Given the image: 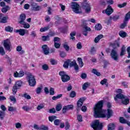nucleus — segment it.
<instances>
[{
    "label": "nucleus",
    "mask_w": 130,
    "mask_h": 130,
    "mask_svg": "<svg viewBox=\"0 0 130 130\" xmlns=\"http://www.w3.org/2000/svg\"><path fill=\"white\" fill-rule=\"evenodd\" d=\"M103 101H100L93 107L94 116L95 118H105L109 119L113 116V111L111 109L103 110Z\"/></svg>",
    "instance_id": "1"
},
{
    "label": "nucleus",
    "mask_w": 130,
    "mask_h": 130,
    "mask_svg": "<svg viewBox=\"0 0 130 130\" xmlns=\"http://www.w3.org/2000/svg\"><path fill=\"white\" fill-rule=\"evenodd\" d=\"M116 45L117 46V47H119V41H115L114 43L112 44L113 49H112L111 51L110 56L112 59H113L115 61H118L119 55L118 53H117V51L115 49Z\"/></svg>",
    "instance_id": "2"
},
{
    "label": "nucleus",
    "mask_w": 130,
    "mask_h": 130,
    "mask_svg": "<svg viewBox=\"0 0 130 130\" xmlns=\"http://www.w3.org/2000/svg\"><path fill=\"white\" fill-rule=\"evenodd\" d=\"M91 127H92L94 130H102V128H103V123H100L99 120H95L92 122Z\"/></svg>",
    "instance_id": "3"
},
{
    "label": "nucleus",
    "mask_w": 130,
    "mask_h": 130,
    "mask_svg": "<svg viewBox=\"0 0 130 130\" xmlns=\"http://www.w3.org/2000/svg\"><path fill=\"white\" fill-rule=\"evenodd\" d=\"M71 8L75 14H82V10L80 9V5L76 2L71 3Z\"/></svg>",
    "instance_id": "4"
},
{
    "label": "nucleus",
    "mask_w": 130,
    "mask_h": 130,
    "mask_svg": "<svg viewBox=\"0 0 130 130\" xmlns=\"http://www.w3.org/2000/svg\"><path fill=\"white\" fill-rule=\"evenodd\" d=\"M27 81L30 87H35L36 85V79H35V76L31 73L27 75Z\"/></svg>",
    "instance_id": "5"
},
{
    "label": "nucleus",
    "mask_w": 130,
    "mask_h": 130,
    "mask_svg": "<svg viewBox=\"0 0 130 130\" xmlns=\"http://www.w3.org/2000/svg\"><path fill=\"white\" fill-rule=\"evenodd\" d=\"M59 76L61 77V80L63 83H67L71 80V77L68 75L64 71H60L59 73Z\"/></svg>",
    "instance_id": "6"
},
{
    "label": "nucleus",
    "mask_w": 130,
    "mask_h": 130,
    "mask_svg": "<svg viewBox=\"0 0 130 130\" xmlns=\"http://www.w3.org/2000/svg\"><path fill=\"white\" fill-rule=\"evenodd\" d=\"M22 85L23 82H22V81L21 80H19L15 83L12 88V92L13 95H16L17 91H18V89L22 87Z\"/></svg>",
    "instance_id": "7"
},
{
    "label": "nucleus",
    "mask_w": 130,
    "mask_h": 130,
    "mask_svg": "<svg viewBox=\"0 0 130 130\" xmlns=\"http://www.w3.org/2000/svg\"><path fill=\"white\" fill-rule=\"evenodd\" d=\"M82 7L85 10L86 14H89L91 12V7L90 5L87 3V0H83V2L82 3Z\"/></svg>",
    "instance_id": "8"
},
{
    "label": "nucleus",
    "mask_w": 130,
    "mask_h": 130,
    "mask_svg": "<svg viewBox=\"0 0 130 130\" xmlns=\"http://www.w3.org/2000/svg\"><path fill=\"white\" fill-rule=\"evenodd\" d=\"M130 19V11H129L125 16L124 19V22L121 24L120 28L121 29H123L126 27V24H127V21Z\"/></svg>",
    "instance_id": "9"
},
{
    "label": "nucleus",
    "mask_w": 130,
    "mask_h": 130,
    "mask_svg": "<svg viewBox=\"0 0 130 130\" xmlns=\"http://www.w3.org/2000/svg\"><path fill=\"white\" fill-rule=\"evenodd\" d=\"M4 48L6 50H8V51H11V46L12 44H11V41L9 39L4 40V43L3 44Z\"/></svg>",
    "instance_id": "10"
},
{
    "label": "nucleus",
    "mask_w": 130,
    "mask_h": 130,
    "mask_svg": "<svg viewBox=\"0 0 130 130\" xmlns=\"http://www.w3.org/2000/svg\"><path fill=\"white\" fill-rule=\"evenodd\" d=\"M86 99H87L86 98V97H83L80 98L77 103V108L76 110H77V111H78V110H80L81 109V108L82 107V106H83V104H84V101H85V100H86Z\"/></svg>",
    "instance_id": "11"
},
{
    "label": "nucleus",
    "mask_w": 130,
    "mask_h": 130,
    "mask_svg": "<svg viewBox=\"0 0 130 130\" xmlns=\"http://www.w3.org/2000/svg\"><path fill=\"white\" fill-rule=\"evenodd\" d=\"M14 32L15 33H19L21 36H24L25 34H28V30L26 29L20 28L19 29H14Z\"/></svg>",
    "instance_id": "12"
},
{
    "label": "nucleus",
    "mask_w": 130,
    "mask_h": 130,
    "mask_svg": "<svg viewBox=\"0 0 130 130\" xmlns=\"http://www.w3.org/2000/svg\"><path fill=\"white\" fill-rule=\"evenodd\" d=\"M42 49L43 52L44 54H45V55H47L49 54V47H48V46H47V45H43L42 46Z\"/></svg>",
    "instance_id": "13"
},
{
    "label": "nucleus",
    "mask_w": 130,
    "mask_h": 130,
    "mask_svg": "<svg viewBox=\"0 0 130 130\" xmlns=\"http://www.w3.org/2000/svg\"><path fill=\"white\" fill-rule=\"evenodd\" d=\"M25 20H26V15H25L24 13H22L19 16L18 21V24H23V23L25 22Z\"/></svg>",
    "instance_id": "14"
},
{
    "label": "nucleus",
    "mask_w": 130,
    "mask_h": 130,
    "mask_svg": "<svg viewBox=\"0 0 130 130\" xmlns=\"http://www.w3.org/2000/svg\"><path fill=\"white\" fill-rule=\"evenodd\" d=\"M73 109H74V105H70L64 106L63 107L62 111L63 113H66L67 111L69 110H73Z\"/></svg>",
    "instance_id": "15"
},
{
    "label": "nucleus",
    "mask_w": 130,
    "mask_h": 130,
    "mask_svg": "<svg viewBox=\"0 0 130 130\" xmlns=\"http://www.w3.org/2000/svg\"><path fill=\"white\" fill-rule=\"evenodd\" d=\"M105 13L108 16H110L113 13V9L110 5H109L106 10H105Z\"/></svg>",
    "instance_id": "16"
},
{
    "label": "nucleus",
    "mask_w": 130,
    "mask_h": 130,
    "mask_svg": "<svg viewBox=\"0 0 130 130\" xmlns=\"http://www.w3.org/2000/svg\"><path fill=\"white\" fill-rule=\"evenodd\" d=\"M125 97H126L125 95H123V94L121 93H119L116 95V96L114 98L115 101H117V99H120L121 100H123V99H125Z\"/></svg>",
    "instance_id": "17"
},
{
    "label": "nucleus",
    "mask_w": 130,
    "mask_h": 130,
    "mask_svg": "<svg viewBox=\"0 0 130 130\" xmlns=\"http://www.w3.org/2000/svg\"><path fill=\"white\" fill-rule=\"evenodd\" d=\"M16 51L18 52H19V54H24L25 53V51L24 50H22V46H18L16 47Z\"/></svg>",
    "instance_id": "18"
},
{
    "label": "nucleus",
    "mask_w": 130,
    "mask_h": 130,
    "mask_svg": "<svg viewBox=\"0 0 130 130\" xmlns=\"http://www.w3.org/2000/svg\"><path fill=\"white\" fill-rule=\"evenodd\" d=\"M115 129V124L114 123H110L108 125V130H114Z\"/></svg>",
    "instance_id": "19"
},
{
    "label": "nucleus",
    "mask_w": 130,
    "mask_h": 130,
    "mask_svg": "<svg viewBox=\"0 0 130 130\" xmlns=\"http://www.w3.org/2000/svg\"><path fill=\"white\" fill-rule=\"evenodd\" d=\"M119 35L120 37H122V38H125V37L127 36V34H126L125 31H120L119 32Z\"/></svg>",
    "instance_id": "20"
},
{
    "label": "nucleus",
    "mask_w": 130,
    "mask_h": 130,
    "mask_svg": "<svg viewBox=\"0 0 130 130\" xmlns=\"http://www.w3.org/2000/svg\"><path fill=\"white\" fill-rule=\"evenodd\" d=\"M103 38V35H100L98 36H97L95 39H94V42L95 43H98L99 42V41L100 39H102Z\"/></svg>",
    "instance_id": "21"
},
{
    "label": "nucleus",
    "mask_w": 130,
    "mask_h": 130,
    "mask_svg": "<svg viewBox=\"0 0 130 130\" xmlns=\"http://www.w3.org/2000/svg\"><path fill=\"white\" fill-rule=\"evenodd\" d=\"M42 41H44V42H46V41H49V40H50V38L49 35H47L46 36H42Z\"/></svg>",
    "instance_id": "22"
},
{
    "label": "nucleus",
    "mask_w": 130,
    "mask_h": 130,
    "mask_svg": "<svg viewBox=\"0 0 130 130\" xmlns=\"http://www.w3.org/2000/svg\"><path fill=\"white\" fill-rule=\"evenodd\" d=\"M77 34L76 31L71 32L70 34V40L75 41L76 40V38H75V36Z\"/></svg>",
    "instance_id": "23"
},
{
    "label": "nucleus",
    "mask_w": 130,
    "mask_h": 130,
    "mask_svg": "<svg viewBox=\"0 0 130 130\" xmlns=\"http://www.w3.org/2000/svg\"><path fill=\"white\" fill-rule=\"evenodd\" d=\"M125 52V46L124 45H123L121 49L120 56H123V55H124Z\"/></svg>",
    "instance_id": "24"
},
{
    "label": "nucleus",
    "mask_w": 130,
    "mask_h": 130,
    "mask_svg": "<svg viewBox=\"0 0 130 130\" xmlns=\"http://www.w3.org/2000/svg\"><path fill=\"white\" fill-rule=\"evenodd\" d=\"M77 60L79 62V64L80 68H83L84 66V63H83V59H82V58L78 57L77 58Z\"/></svg>",
    "instance_id": "25"
},
{
    "label": "nucleus",
    "mask_w": 130,
    "mask_h": 130,
    "mask_svg": "<svg viewBox=\"0 0 130 130\" xmlns=\"http://www.w3.org/2000/svg\"><path fill=\"white\" fill-rule=\"evenodd\" d=\"M119 18H120V16L117 15H114L113 17L110 16V19L114 20V22H116V21H117L119 19Z\"/></svg>",
    "instance_id": "26"
},
{
    "label": "nucleus",
    "mask_w": 130,
    "mask_h": 130,
    "mask_svg": "<svg viewBox=\"0 0 130 130\" xmlns=\"http://www.w3.org/2000/svg\"><path fill=\"white\" fill-rule=\"evenodd\" d=\"M124 99V100H122V104H124V105H127V104L129 103V99H128V98H126V97Z\"/></svg>",
    "instance_id": "27"
},
{
    "label": "nucleus",
    "mask_w": 130,
    "mask_h": 130,
    "mask_svg": "<svg viewBox=\"0 0 130 130\" xmlns=\"http://www.w3.org/2000/svg\"><path fill=\"white\" fill-rule=\"evenodd\" d=\"M92 73L94 74V75H96V76H98V77H100L101 76V74L100 72H98L97 71V70L95 69H92Z\"/></svg>",
    "instance_id": "28"
},
{
    "label": "nucleus",
    "mask_w": 130,
    "mask_h": 130,
    "mask_svg": "<svg viewBox=\"0 0 130 130\" xmlns=\"http://www.w3.org/2000/svg\"><path fill=\"white\" fill-rule=\"evenodd\" d=\"M13 30H14V28L10 26L5 27V30L7 32H10V33H12V32H13Z\"/></svg>",
    "instance_id": "29"
},
{
    "label": "nucleus",
    "mask_w": 130,
    "mask_h": 130,
    "mask_svg": "<svg viewBox=\"0 0 130 130\" xmlns=\"http://www.w3.org/2000/svg\"><path fill=\"white\" fill-rule=\"evenodd\" d=\"M95 29L97 31H100V30H101V29H102V25H101V24L98 23L95 25Z\"/></svg>",
    "instance_id": "30"
},
{
    "label": "nucleus",
    "mask_w": 130,
    "mask_h": 130,
    "mask_svg": "<svg viewBox=\"0 0 130 130\" xmlns=\"http://www.w3.org/2000/svg\"><path fill=\"white\" fill-rule=\"evenodd\" d=\"M69 66H70V59L64 61L63 67L65 69H68V68H69Z\"/></svg>",
    "instance_id": "31"
},
{
    "label": "nucleus",
    "mask_w": 130,
    "mask_h": 130,
    "mask_svg": "<svg viewBox=\"0 0 130 130\" xmlns=\"http://www.w3.org/2000/svg\"><path fill=\"white\" fill-rule=\"evenodd\" d=\"M90 86V83L88 82H85L83 85H82V89L83 90H87V88Z\"/></svg>",
    "instance_id": "32"
},
{
    "label": "nucleus",
    "mask_w": 130,
    "mask_h": 130,
    "mask_svg": "<svg viewBox=\"0 0 130 130\" xmlns=\"http://www.w3.org/2000/svg\"><path fill=\"white\" fill-rule=\"evenodd\" d=\"M22 109L24 110V111L28 112L29 110H31V108L28 106H24L22 107Z\"/></svg>",
    "instance_id": "33"
},
{
    "label": "nucleus",
    "mask_w": 130,
    "mask_h": 130,
    "mask_svg": "<svg viewBox=\"0 0 130 130\" xmlns=\"http://www.w3.org/2000/svg\"><path fill=\"white\" fill-rule=\"evenodd\" d=\"M21 25H23V28L25 29H29V28H30V24H29V23H26V22H23Z\"/></svg>",
    "instance_id": "34"
},
{
    "label": "nucleus",
    "mask_w": 130,
    "mask_h": 130,
    "mask_svg": "<svg viewBox=\"0 0 130 130\" xmlns=\"http://www.w3.org/2000/svg\"><path fill=\"white\" fill-rule=\"evenodd\" d=\"M56 118H57V117H56V116H49L48 117L49 120V121H51V122H52L53 120H55Z\"/></svg>",
    "instance_id": "35"
},
{
    "label": "nucleus",
    "mask_w": 130,
    "mask_h": 130,
    "mask_svg": "<svg viewBox=\"0 0 130 130\" xmlns=\"http://www.w3.org/2000/svg\"><path fill=\"white\" fill-rule=\"evenodd\" d=\"M69 66L70 68H72V67H74L75 65L76 64L77 62H76V60H74L73 61H71L70 59H69Z\"/></svg>",
    "instance_id": "36"
},
{
    "label": "nucleus",
    "mask_w": 130,
    "mask_h": 130,
    "mask_svg": "<svg viewBox=\"0 0 130 130\" xmlns=\"http://www.w3.org/2000/svg\"><path fill=\"white\" fill-rule=\"evenodd\" d=\"M8 111L12 112L13 111H17V108L12 106L8 107Z\"/></svg>",
    "instance_id": "37"
},
{
    "label": "nucleus",
    "mask_w": 130,
    "mask_h": 130,
    "mask_svg": "<svg viewBox=\"0 0 130 130\" xmlns=\"http://www.w3.org/2000/svg\"><path fill=\"white\" fill-rule=\"evenodd\" d=\"M43 87L40 86L37 88L36 90V92L37 94H40L41 93V91H42Z\"/></svg>",
    "instance_id": "38"
},
{
    "label": "nucleus",
    "mask_w": 130,
    "mask_h": 130,
    "mask_svg": "<svg viewBox=\"0 0 130 130\" xmlns=\"http://www.w3.org/2000/svg\"><path fill=\"white\" fill-rule=\"evenodd\" d=\"M111 18H110H110H106L105 20H104L105 23H106V24H107V25H110L111 23Z\"/></svg>",
    "instance_id": "39"
},
{
    "label": "nucleus",
    "mask_w": 130,
    "mask_h": 130,
    "mask_svg": "<svg viewBox=\"0 0 130 130\" xmlns=\"http://www.w3.org/2000/svg\"><path fill=\"white\" fill-rule=\"evenodd\" d=\"M90 54H94L96 53V49L94 47H91L89 51Z\"/></svg>",
    "instance_id": "40"
},
{
    "label": "nucleus",
    "mask_w": 130,
    "mask_h": 130,
    "mask_svg": "<svg viewBox=\"0 0 130 130\" xmlns=\"http://www.w3.org/2000/svg\"><path fill=\"white\" fill-rule=\"evenodd\" d=\"M61 121V120L59 119H55V120H54V124H55V125L58 126L59 125V124H60Z\"/></svg>",
    "instance_id": "41"
},
{
    "label": "nucleus",
    "mask_w": 130,
    "mask_h": 130,
    "mask_svg": "<svg viewBox=\"0 0 130 130\" xmlns=\"http://www.w3.org/2000/svg\"><path fill=\"white\" fill-rule=\"evenodd\" d=\"M63 47L66 49V51H69V50H70V46L68 45L67 43L63 44Z\"/></svg>",
    "instance_id": "42"
},
{
    "label": "nucleus",
    "mask_w": 130,
    "mask_h": 130,
    "mask_svg": "<svg viewBox=\"0 0 130 130\" xmlns=\"http://www.w3.org/2000/svg\"><path fill=\"white\" fill-rule=\"evenodd\" d=\"M61 108H62V106L60 104L57 105L55 107L56 111H60Z\"/></svg>",
    "instance_id": "43"
},
{
    "label": "nucleus",
    "mask_w": 130,
    "mask_h": 130,
    "mask_svg": "<svg viewBox=\"0 0 130 130\" xmlns=\"http://www.w3.org/2000/svg\"><path fill=\"white\" fill-rule=\"evenodd\" d=\"M0 54H1V55H5V54H6V52H5V49L3 47H0Z\"/></svg>",
    "instance_id": "44"
},
{
    "label": "nucleus",
    "mask_w": 130,
    "mask_h": 130,
    "mask_svg": "<svg viewBox=\"0 0 130 130\" xmlns=\"http://www.w3.org/2000/svg\"><path fill=\"white\" fill-rule=\"evenodd\" d=\"M22 97H24L25 98V99H27V100H30V99H31V96H30L29 94H27L26 93H24Z\"/></svg>",
    "instance_id": "45"
},
{
    "label": "nucleus",
    "mask_w": 130,
    "mask_h": 130,
    "mask_svg": "<svg viewBox=\"0 0 130 130\" xmlns=\"http://www.w3.org/2000/svg\"><path fill=\"white\" fill-rule=\"evenodd\" d=\"M126 120L124 119L123 117H120L119 118V122L120 123H126Z\"/></svg>",
    "instance_id": "46"
},
{
    "label": "nucleus",
    "mask_w": 130,
    "mask_h": 130,
    "mask_svg": "<svg viewBox=\"0 0 130 130\" xmlns=\"http://www.w3.org/2000/svg\"><path fill=\"white\" fill-rule=\"evenodd\" d=\"M42 69H43L44 71H47V70L49 69V67L47 64H44L42 67Z\"/></svg>",
    "instance_id": "47"
},
{
    "label": "nucleus",
    "mask_w": 130,
    "mask_h": 130,
    "mask_svg": "<svg viewBox=\"0 0 130 130\" xmlns=\"http://www.w3.org/2000/svg\"><path fill=\"white\" fill-rule=\"evenodd\" d=\"M10 98L11 101L13 102V103H16L17 102V100L16 99V98H15V96L11 95L10 96Z\"/></svg>",
    "instance_id": "48"
},
{
    "label": "nucleus",
    "mask_w": 130,
    "mask_h": 130,
    "mask_svg": "<svg viewBox=\"0 0 130 130\" xmlns=\"http://www.w3.org/2000/svg\"><path fill=\"white\" fill-rule=\"evenodd\" d=\"M47 30H49V26H47L46 27L41 28L40 30L41 32H45V31H47Z\"/></svg>",
    "instance_id": "49"
},
{
    "label": "nucleus",
    "mask_w": 130,
    "mask_h": 130,
    "mask_svg": "<svg viewBox=\"0 0 130 130\" xmlns=\"http://www.w3.org/2000/svg\"><path fill=\"white\" fill-rule=\"evenodd\" d=\"M61 44L60 43H54V46L57 49H58L60 47V45Z\"/></svg>",
    "instance_id": "50"
},
{
    "label": "nucleus",
    "mask_w": 130,
    "mask_h": 130,
    "mask_svg": "<svg viewBox=\"0 0 130 130\" xmlns=\"http://www.w3.org/2000/svg\"><path fill=\"white\" fill-rule=\"evenodd\" d=\"M8 20V16L4 17L1 18V23H7Z\"/></svg>",
    "instance_id": "51"
},
{
    "label": "nucleus",
    "mask_w": 130,
    "mask_h": 130,
    "mask_svg": "<svg viewBox=\"0 0 130 130\" xmlns=\"http://www.w3.org/2000/svg\"><path fill=\"white\" fill-rule=\"evenodd\" d=\"M76 93L75 91H72L70 93V97H71V98H75V97L76 96Z\"/></svg>",
    "instance_id": "52"
},
{
    "label": "nucleus",
    "mask_w": 130,
    "mask_h": 130,
    "mask_svg": "<svg viewBox=\"0 0 130 130\" xmlns=\"http://www.w3.org/2000/svg\"><path fill=\"white\" fill-rule=\"evenodd\" d=\"M77 120H78L79 122H82V121H83V117L82 116V115H78L77 116Z\"/></svg>",
    "instance_id": "53"
},
{
    "label": "nucleus",
    "mask_w": 130,
    "mask_h": 130,
    "mask_svg": "<svg viewBox=\"0 0 130 130\" xmlns=\"http://www.w3.org/2000/svg\"><path fill=\"white\" fill-rule=\"evenodd\" d=\"M8 10H9V6H7L2 9V13H7Z\"/></svg>",
    "instance_id": "54"
},
{
    "label": "nucleus",
    "mask_w": 130,
    "mask_h": 130,
    "mask_svg": "<svg viewBox=\"0 0 130 130\" xmlns=\"http://www.w3.org/2000/svg\"><path fill=\"white\" fill-rule=\"evenodd\" d=\"M53 41L54 43H58L60 41V39L58 37H54Z\"/></svg>",
    "instance_id": "55"
},
{
    "label": "nucleus",
    "mask_w": 130,
    "mask_h": 130,
    "mask_svg": "<svg viewBox=\"0 0 130 130\" xmlns=\"http://www.w3.org/2000/svg\"><path fill=\"white\" fill-rule=\"evenodd\" d=\"M49 92H50V95H54L55 94L54 88H52V87H51L50 88Z\"/></svg>",
    "instance_id": "56"
},
{
    "label": "nucleus",
    "mask_w": 130,
    "mask_h": 130,
    "mask_svg": "<svg viewBox=\"0 0 130 130\" xmlns=\"http://www.w3.org/2000/svg\"><path fill=\"white\" fill-rule=\"evenodd\" d=\"M71 126L70 125V123L68 121H66L65 123V129L68 130L70 128V127Z\"/></svg>",
    "instance_id": "57"
},
{
    "label": "nucleus",
    "mask_w": 130,
    "mask_h": 130,
    "mask_svg": "<svg viewBox=\"0 0 130 130\" xmlns=\"http://www.w3.org/2000/svg\"><path fill=\"white\" fill-rule=\"evenodd\" d=\"M14 76L15 78H21L22 76L20 75L19 73H18L17 72H16L14 74Z\"/></svg>",
    "instance_id": "58"
},
{
    "label": "nucleus",
    "mask_w": 130,
    "mask_h": 130,
    "mask_svg": "<svg viewBox=\"0 0 130 130\" xmlns=\"http://www.w3.org/2000/svg\"><path fill=\"white\" fill-rule=\"evenodd\" d=\"M60 56L63 58L66 57V56H67V53L63 51L60 52Z\"/></svg>",
    "instance_id": "59"
},
{
    "label": "nucleus",
    "mask_w": 130,
    "mask_h": 130,
    "mask_svg": "<svg viewBox=\"0 0 130 130\" xmlns=\"http://www.w3.org/2000/svg\"><path fill=\"white\" fill-rule=\"evenodd\" d=\"M126 6V3H124L122 4H119L118 5V8H120V9H121V8H124Z\"/></svg>",
    "instance_id": "60"
},
{
    "label": "nucleus",
    "mask_w": 130,
    "mask_h": 130,
    "mask_svg": "<svg viewBox=\"0 0 130 130\" xmlns=\"http://www.w3.org/2000/svg\"><path fill=\"white\" fill-rule=\"evenodd\" d=\"M40 130H48V127L42 125V126H41Z\"/></svg>",
    "instance_id": "61"
},
{
    "label": "nucleus",
    "mask_w": 130,
    "mask_h": 130,
    "mask_svg": "<svg viewBox=\"0 0 130 130\" xmlns=\"http://www.w3.org/2000/svg\"><path fill=\"white\" fill-rule=\"evenodd\" d=\"M107 83V79H104L103 80L101 81V85H105V84Z\"/></svg>",
    "instance_id": "62"
},
{
    "label": "nucleus",
    "mask_w": 130,
    "mask_h": 130,
    "mask_svg": "<svg viewBox=\"0 0 130 130\" xmlns=\"http://www.w3.org/2000/svg\"><path fill=\"white\" fill-rule=\"evenodd\" d=\"M84 30L88 32H90L91 31V28L88 27L87 26H85L83 27Z\"/></svg>",
    "instance_id": "63"
},
{
    "label": "nucleus",
    "mask_w": 130,
    "mask_h": 130,
    "mask_svg": "<svg viewBox=\"0 0 130 130\" xmlns=\"http://www.w3.org/2000/svg\"><path fill=\"white\" fill-rule=\"evenodd\" d=\"M127 52L128 53L127 58H130V47H128L127 48Z\"/></svg>",
    "instance_id": "64"
}]
</instances>
